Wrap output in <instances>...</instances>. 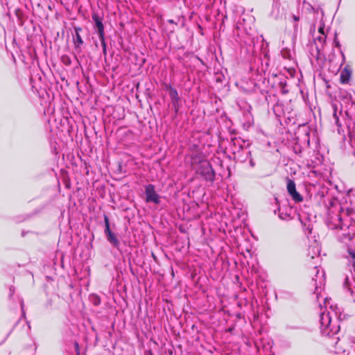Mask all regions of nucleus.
Listing matches in <instances>:
<instances>
[{
	"label": "nucleus",
	"mask_w": 355,
	"mask_h": 355,
	"mask_svg": "<svg viewBox=\"0 0 355 355\" xmlns=\"http://www.w3.org/2000/svg\"><path fill=\"white\" fill-rule=\"evenodd\" d=\"M198 171L206 180L214 181L215 173L209 162H205L202 163Z\"/></svg>",
	"instance_id": "obj_1"
},
{
	"label": "nucleus",
	"mask_w": 355,
	"mask_h": 355,
	"mask_svg": "<svg viewBox=\"0 0 355 355\" xmlns=\"http://www.w3.org/2000/svg\"><path fill=\"white\" fill-rule=\"evenodd\" d=\"M145 194L147 202H154L156 205L160 203V197L155 191L154 185L148 184L145 188Z\"/></svg>",
	"instance_id": "obj_2"
},
{
	"label": "nucleus",
	"mask_w": 355,
	"mask_h": 355,
	"mask_svg": "<svg viewBox=\"0 0 355 355\" xmlns=\"http://www.w3.org/2000/svg\"><path fill=\"white\" fill-rule=\"evenodd\" d=\"M287 191L288 194L291 196L292 199L295 202H301L303 201V196L297 191L295 183L293 180L288 179L287 182Z\"/></svg>",
	"instance_id": "obj_3"
},
{
	"label": "nucleus",
	"mask_w": 355,
	"mask_h": 355,
	"mask_svg": "<svg viewBox=\"0 0 355 355\" xmlns=\"http://www.w3.org/2000/svg\"><path fill=\"white\" fill-rule=\"evenodd\" d=\"M92 19L95 23V26L98 31V36H102L105 35L104 33V26L103 24V18L101 17L97 13L92 14Z\"/></svg>",
	"instance_id": "obj_4"
},
{
	"label": "nucleus",
	"mask_w": 355,
	"mask_h": 355,
	"mask_svg": "<svg viewBox=\"0 0 355 355\" xmlns=\"http://www.w3.org/2000/svg\"><path fill=\"white\" fill-rule=\"evenodd\" d=\"M352 77V70L349 66L345 67L340 74V82L341 84L345 85L349 83Z\"/></svg>",
	"instance_id": "obj_5"
},
{
	"label": "nucleus",
	"mask_w": 355,
	"mask_h": 355,
	"mask_svg": "<svg viewBox=\"0 0 355 355\" xmlns=\"http://www.w3.org/2000/svg\"><path fill=\"white\" fill-rule=\"evenodd\" d=\"M75 35L73 37V43L75 48L76 49H80L81 46L83 44V40L82 36L80 35V32L82 31V28L80 27H74Z\"/></svg>",
	"instance_id": "obj_6"
},
{
	"label": "nucleus",
	"mask_w": 355,
	"mask_h": 355,
	"mask_svg": "<svg viewBox=\"0 0 355 355\" xmlns=\"http://www.w3.org/2000/svg\"><path fill=\"white\" fill-rule=\"evenodd\" d=\"M105 234L107 241L115 248H119V241L114 234L111 231L105 232Z\"/></svg>",
	"instance_id": "obj_7"
},
{
	"label": "nucleus",
	"mask_w": 355,
	"mask_h": 355,
	"mask_svg": "<svg viewBox=\"0 0 355 355\" xmlns=\"http://www.w3.org/2000/svg\"><path fill=\"white\" fill-rule=\"evenodd\" d=\"M169 94H170V96L171 97V98L173 100H178L179 98V96H178V92L175 89L170 87L169 88Z\"/></svg>",
	"instance_id": "obj_8"
},
{
	"label": "nucleus",
	"mask_w": 355,
	"mask_h": 355,
	"mask_svg": "<svg viewBox=\"0 0 355 355\" xmlns=\"http://www.w3.org/2000/svg\"><path fill=\"white\" fill-rule=\"evenodd\" d=\"M104 222H105V232H108L110 230V221H109V217L106 215V214H104Z\"/></svg>",
	"instance_id": "obj_9"
},
{
	"label": "nucleus",
	"mask_w": 355,
	"mask_h": 355,
	"mask_svg": "<svg viewBox=\"0 0 355 355\" xmlns=\"http://www.w3.org/2000/svg\"><path fill=\"white\" fill-rule=\"evenodd\" d=\"M101 43L103 47V53H106V43H105V35L102 36H99Z\"/></svg>",
	"instance_id": "obj_10"
},
{
	"label": "nucleus",
	"mask_w": 355,
	"mask_h": 355,
	"mask_svg": "<svg viewBox=\"0 0 355 355\" xmlns=\"http://www.w3.org/2000/svg\"><path fill=\"white\" fill-rule=\"evenodd\" d=\"M61 60L62 62L67 66L70 65L71 63L70 58L67 55H62Z\"/></svg>",
	"instance_id": "obj_11"
},
{
	"label": "nucleus",
	"mask_w": 355,
	"mask_h": 355,
	"mask_svg": "<svg viewBox=\"0 0 355 355\" xmlns=\"http://www.w3.org/2000/svg\"><path fill=\"white\" fill-rule=\"evenodd\" d=\"M349 255L350 257V261L355 270V253L354 252L349 251Z\"/></svg>",
	"instance_id": "obj_12"
},
{
	"label": "nucleus",
	"mask_w": 355,
	"mask_h": 355,
	"mask_svg": "<svg viewBox=\"0 0 355 355\" xmlns=\"http://www.w3.org/2000/svg\"><path fill=\"white\" fill-rule=\"evenodd\" d=\"M326 38H327V35H322V36H319V37H317V40L318 42H320L322 44H324L326 42Z\"/></svg>",
	"instance_id": "obj_13"
},
{
	"label": "nucleus",
	"mask_w": 355,
	"mask_h": 355,
	"mask_svg": "<svg viewBox=\"0 0 355 355\" xmlns=\"http://www.w3.org/2000/svg\"><path fill=\"white\" fill-rule=\"evenodd\" d=\"M74 347H75V351H76V355H80L79 345L77 342H75Z\"/></svg>",
	"instance_id": "obj_14"
},
{
	"label": "nucleus",
	"mask_w": 355,
	"mask_h": 355,
	"mask_svg": "<svg viewBox=\"0 0 355 355\" xmlns=\"http://www.w3.org/2000/svg\"><path fill=\"white\" fill-rule=\"evenodd\" d=\"M318 32L322 35H324V25H322V26H320L318 29Z\"/></svg>",
	"instance_id": "obj_15"
},
{
	"label": "nucleus",
	"mask_w": 355,
	"mask_h": 355,
	"mask_svg": "<svg viewBox=\"0 0 355 355\" xmlns=\"http://www.w3.org/2000/svg\"><path fill=\"white\" fill-rule=\"evenodd\" d=\"M334 42H335V44L337 47H339L340 46V43L337 40V34L335 35V39H334Z\"/></svg>",
	"instance_id": "obj_16"
},
{
	"label": "nucleus",
	"mask_w": 355,
	"mask_h": 355,
	"mask_svg": "<svg viewBox=\"0 0 355 355\" xmlns=\"http://www.w3.org/2000/svg\"><path fill=\"white\" fill-rule=\"evenodd\" d=\"M293 19L295 21H298L300 20V17L298 16H296V15H293Z\"/></svg>",
	"instance_id": "obj_17"
},
{
	"label": "nucleus",
	"mask_w": 355,
	"mask_h": 355,
	"mask_svg": "<svg viewBox=\"0 0 355 355\" xmlns=\"http://www.w3.org/2000/svg\"><path fill=\"white\" fill-rule=\"evenodd\" d=\"M334 116L336 117V123L338 124V125L340 126V125L338 124V119L337 118L336 114H334Z\"/></svg>",
	"instance_id": "obj_18"
},
{
	"label": "nucleus",
	"mask_w": 355,
	"mask_h": 355,
	"mask_svg": "<svg viewBox=\"0 0 355 355\" xmlns=\"http://www.w3.org/2000/svg\"><path fill=\"white\" fill-rule=\"evenodd\" d=\"M250 165H251L252 166H254V162H252V160H250Z\"/></svg>",
	"instance_id": "obj_19"
},
{
	"label": "nucleus",
	"mask_w": 355,
	"mask_h": 355,
	"mask_svg": "<svg viewBox=\"0 0 355 355\" xmlns=\"http://www.w3.org/2000/svg\"><path fill=\"white\" fill-rule=\"evenodd\" d=\"M326 318H327V321H328V323H330V320H329V318L327 316H326Z\"/></svg>",
	"instance_id": "obj_20"
},
{
	"label": "nucleus",
	"mask_w": 355,
	"mask_h": 355,
	"mask_svg": "<svg viewBox=\"0 0 355 355\" xmlns=\"http://www.w3.org/2000/svg\"><path fill=\"white\" fill-rule=\"evenodd\" d=\"M321 320H324V315H322V316Z\"/></svg>",
	"instance_id": "obj_21"
}]
</instances>
